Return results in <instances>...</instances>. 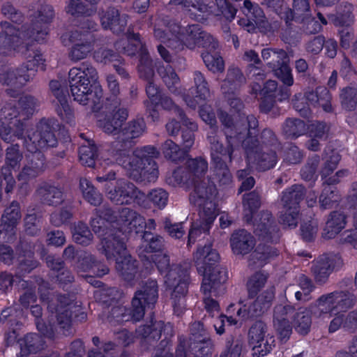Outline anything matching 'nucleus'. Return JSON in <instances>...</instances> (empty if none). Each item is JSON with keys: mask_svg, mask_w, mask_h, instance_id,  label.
I'll return each instance as SVG.
<instances>
[{"mask_svg": "<svg viewBox=\"0 0 357 357\" xmlns=\"http://www.w3.org/2000/svg\"><path fill=\"white\" fill-rule=\"evenodd\" d=\"M109 222L112 224L113 227H117L124 233L132 230L139 233L145 227L149 229H154L155 221L149 219L146 222L142 216L128 208H123L116 215L108 211L104 218L99 216L91 220L93 231L100 235L102 233L103 235L99 250L105 255L107 259H114L116 261L117 271L124 280L130 281L136 272L135 261L132 260L128 253L123 238H119V236L114 235L111 230H105L106 224Z\"/></svg>", "mask_w": 357, "mask_h": 357, "instance_id": "1", "label": "nucleus"}, {"mask_svg": "<svg viewBox=\"0 0 357 357\" xmlns=\"http://www.w3.org/2000/svg\"><path fill=\"white\" fill-rule=\"evenodd\" d=\"M188 171L182 176L183 170L178 169L167 178V182L172 185L182 183H191L194 189L190 195L192 204L199 207V220L192 224L189 231L188 246L198 239L204 238L218 215L215 202L218 191L209 178H204L208 165L203 159H191L188 162Z\"/></svg>", "mask_w": 357, "mask_h": 357, "instance_id": "2", "label": "nucleus"}, {"mask_svg": "<svg viewBox=\"0 0 357 357\" xmlns=\"http://www.w3.org/2000/svg\"><path fill=\"white\" fill-rule=\"evenodd\" d=\"M97 79V71L91 64L82 63L70 70L68 82L74 100L82 105L98 104L102 96V89L92 82Z\"/></svg>", "mask_w": 357, "mask_h": 357, "instance_id": "3", "label": "nucleus"}, {"mask_svg": "<svg viewBox=\"0 0 357 357\" xmlns=\"http://www.w3.org/2000/svg\"><path fill=\"white\" fill-rule=\"evenodd\" d=\"M158 267L161 273L165 274V283L169 290H172L174 310L178 314L182 312L185 304V296L188 291V274L185 269L178 265L169 268V259L162 252L151 254L147 257Z\"/></svg>", "mask_w": 357, "mask_h": 357, "instance_id": "4", "label": "nucleus"}, {"mask_svg": "<svg viewBox=\"0 0 357 357\" xmlns=\"http://www.w3.org/2000/svg\"><path fill=\"white\" fill-rule=\"evenodd\" d=\"M117 154L116 162L127 169L134 179L148 182L156 180L158 169L153 158L158 157L159 152L155 147L147 146L137 149L130 157L121 152Z\"/></svg>", "mask_w": 357, "mask_h": 357, "instance_id": "5", "label": "nucleus"}, {"mask_svg": "<svg viewBox=\"0 0 357 357\" xmlns=\"http://www.w3.org/2000/svg\"><path fill=\"white\" fill-rule=\"evenodd\" d=\"M158 298L157 283L155 280L149 281L142 289L138 291L132 301V310H127L121 305L112 309V318L117 322L132 320L139 321L144 315L146 307H152Z\"/></svg>", "mask_w": 357, "mask_h": 357, "instance_id": "6", "label": "nucleus"}, {"mask_svg": "<svg viewBox=\"0 0 357 357\" xmlns=\"http://www.w3.org/2000/svg\"><path fill=\"white\" fill-rule=\"evenodd\" d=\"M273 298V289H267L260 294L256 300L249 298L243 307L238 309L234 318L232 316H220L214 321V327L217 333L222 334L224 333L223 326L226 322L228 325L238 326L246 319L259 316L264 313L270 307Z\"/></svg>", "mask_w": 357, "mask_h": 357, "instance_id": "7", "label": "nucleus"}, {"mask_svg": "<svg viewBox=\"0 0 357 357\" xmlns=\"http://www.w3.org/2000/svg\"><path fill=\"white\" fill-rule=\"evenodd\" d=\"M56 144L54 135L50 131L41 132L36 131L29 134L28 139H25L27 150L33 155L31 166L26 165L19 175V181L25 183L29 178L36 176L43 169V160L40 154L36 152L45 146H54Z\"/></svg>", "mask_w": 357, "mask_h": 357, "instance_id": "8", "label": "nucleus"}, {"mask_svg": "<svg viewBox=\"0 0 357 357\" xmlns=\"http://www.w3.org/2000/svg\"><path fill=\"white\" fill-rule=\"evenodd\" d=\"M114 178L115 174L112 171L96 178L100 183L106 182L107 198L116 204H130L135 201L140 204L145 197L144 194L138 191L132 183L124 179L114 180Z\"/></svg>", "mask_w": 357, "mask_h": 357, "instance_id": "9", "label": "nucleus"}, {"mask_svg": "<svg viewBox=\"0 0 357 357\" xmlns=\"http://www.w3.org/2000/svg\"><path fill=\"white\" fill-rule=\"evenodd\" d=\"M352 294L344 291H335L321 296L310 308L316 317L329 318L332 314L343 312L354 303Z\"/></svg>", "mask_w": 357, "mask_h": 357, "instance_id": "10", "label": "nucleus"}, {"mask_svg": "<svg viewBox=\"0 0 357 357\" xmlns=\"http://www.w3.org/2000/svg\"><path fill=\"white\" fill-rule=\"evenodd\" d=\"M36 102L32 97H24L22 98L17 105V109H5L3 112L6 119L11 120L10 124L15 126L16 128L14 131V135H11V130L13 128L11 126H9L8 129L3 128L0 129V136L1 138L6 142L13 141V137L18 138L22 136V127L23 123H20L22 119L28 118L34 112Z\"/></svg>", "mask_w": 357, "mask_h": 357, "instance_id": "11", "label": "nucleus"}, {"mask_svg": "<svg viewBox=\"0 0 357 357\" xmlns=\"http://www.w3.org/2000/svg\"><path fill=\"white\" fill-rule=\"evenodd\" d=\"M197 25H190L181 32V27L175 24L170 34H164L160 29L155 30V36L173 49H181L183 45L189 48H193L196 43H199L201 38H204L206 34L200 32Z\"/></svg>", "mask_w": 357, "mask_h": 357, "instance_id": "12", "label": "nucleus"}, {"mask_svg": "<svg viewBox=\"0 0 357 357\" xmlns=\"http://www.w3.org/2000/svg\"><path fill=\"white\" fill-rule=\"evenodd\" d=\"M64 45H72L69 55L72 60L79 61L86 57L93 49V36L88 32L81 33L75 30L66 32L61 36Z\"/></svg>", "mask_w": 357, "mask_h": 357, "instance_id": "13", "label": "nucleus"}, {"mask_svg": "<svg viewBox=\"0 0 357 357\" xmlns=\"http://www.w3.org/2000/svg\"><path fill=\"white\" fill-rule=\"evenodd\" d=\"M194 260L195 261L198 271L203 274L204 278L206 275L211 277L213 280L218 278L217 271H224L216 266V263L219 260V255L215 250L212 248L210 242L202 246L199 247L194 255Z\"/></svg>", "mask_w": 357, "mask_h": 357, "instance_id": "14", "label": "nucleus"}, {"mask_svg": "<svg viewBox=\"0 0 357 357\" xmlns=\"http://www.w3.org/2000/svg\"><path fill=\"white\" fill-rule=\"evenodd\" d=\"M218 273V278L213 280L208 275L203 278L202 290L204 293V302L206 310L215 316L218 314L219 305L218 303L211 296H217L218 295L222 294L225 291L223 284L227 279V273L224 271H217Z\"/></svg>", "mask_w": 357, "mask_h": 357, "instance_id": "15", "label": "nucleus"}, {"mask_svg": "<svg viewBox=\"0 0 357 357\" xmlns=\"http://www.w3.org/2000/svg\"><path fill=\"white\" fill-rule=\"evenodd\" d=\"M304 188L301 185H294L283 192L282 202L285 211L280 216V222L291 228L296 227L298 223V204L303 195Z\"/></svg>", "mask_w": 357, "mask_h": 357, "instance_id": "16", "label": "nucleus"}, {"mask_svg": "<svg viewBox=\"0 0 357 357\" xmlns=\"http://www.w3.org/2000/svg\"><path fill=\"white\" fill-rule=\"evenodd\" d=\"M249 336L253 356L256 357L266 356L275 345L274 337L268 333L266 325L261 321L254 324L250 330Z\"/></svg>", "mask_w": 357, "mask_h": 357, "instance_id": "17", "label": "nucleus"}, {"mask_svg": "<svg viewBox=\"0 0 357 357\" xmlns=\"http://www.w3.org/2000/svg\"><path fill=\"white\" fill-rule=\"evenodd\" d=\"M211 144V158L214 165L213 172L220 185H227L231 181V174L225 165V162L231 159V153L229 150H225L218 141L209 137Z\"/></svg>", "mask_w": 357, "mask_h": 357, "instance_id": "18", "label": "nucleus"}, {"mask_svg": "<svg viewBox=\"0 0 357 357\" xmlns=\"http://www.w3.org/2000/svg\"><path fill=\"white\" fill-rule=\"evenodd\" d=\"M34 54V56L31 58V54L27 56V66L23 67L20 69L16 76V73L14 72H10L7 74H1L0 80L4 81L7 84H15L13 80H16L20 84H24L26 82L31 79L34 75L35 71L37 70H44V61L42 55L38 54Z\"/></svg>", "mask_w": 357, "mask_h": 357, "instance_id": "19", "label": "nucleus"}, {"mask_svg": "<svg viewBox=\"0 0 357 357\" xmlns=\"http://www.w3.org/2000/svg\"><path fill=\"white\" fill-rule=\"evenodd\" d=\"M261 56L264 60H268L269 59H272L271 63L270 64L273 66H275V63H280V61L282 62L281 66L275 69V75L282 80V82L288 86H291L294 83V79L291 75V69L289 66L286 63V59L287 57V53L282 50H279L275 51L273 49H264L261 52Z\"/></svg>", "mask_w": 357, "mask_h": 357, "instance_id": "20", "label": "nucleus"}, {"mask_svg": "<svg viewBox=\"0 0 357 357\" xmlns=\"http://www.w3.org/2000/svg\"><path fill=\"white\" fill-rule=\"evenodd\" d=\"M277 83L275 81H268L264 88L261 89V86L256 83L252 86V91L254 93H260L264 96V100L260 105V109L264 112H268L272 108L273 98L282 101L289 98V95L287 90L285 91H276Z\"/></svg>", "mask_w": 357, "mask_h": 357, "instance_id": "21", "label": "nucleus"}, {"mask_svg": "<svg viewBox=\"0 0 357 357\" xmlns=\"http://www.w3.org/2000/svg\"><path fill=\"white\" fill-rule=\"evenodd\" d=\"M243 81L244 78L240 70L232 68L228 70L227 78L221 86L222 93L230 106L234 109H240L242 106L241 100L236 97L234 92Z\"/></svg>", "mask_w": 357, "mask_h": 357, "instance_id": "22", "label": "nucleus"}, {"mask_svg": "<svg viewBox=\"0 0 357 357\" xmlns=\"http://www.w3.org/2000/svg\"><path fill=\"white\" fill-rule=\"evenodd\" d=\"M293 312V307L287 303L278 305L275 307L274 327L281 341L286 342L291 333L289 318Z\"/></svg>", "mask_w": 357, "mask_h": 357, "instance_id": "23", "label": "nucleus"}, {"mask_svg": "<svg viewBox=\"0 0 357 357\" xmlns=\"http://www.w3.org/2000/svg\"><path fill=\"white\" fill-rule=\"evenodd\" d=\"M190 95L185 96L183 98L186 104L192 108H195L199 105L209 96V89L204 75L199 72H195L194 74V86L190 89Z\"/></svg>", "mask_w": 357, "mask_h": 357, "instance_id": "24", "label": "nucleus"}, {"mask_svg": "<svg viewBox=\"0 0 357 357\" xmlns=\"http://www.w3.org/2000/svg\"><path fill=\"white\" fill-rule=\"evenodd\" d=\"M342 264L341 259L337 255H323L313 264L312 270L317 281L324 282L331 271Z\"/></svg>", "mask_w": 357, "mask_h": 357, "instance_id": "25", "label": "nucleus"}, {"mask_svg": "<svg viewBox=\"0 0 357 357\" xmlns=\"http://www.w3.org/2000/svg\"><path fill=\"white\" fill-rule=\"evenodd\" d=\"M128 117L126 109H119L109 116L98 120V126L106 133L113 135L122 134L121 126Z\"/></svg>", "mask_w": 357, "mask_h": 357, "instance_id": "26", "label": "nucleus"}, {"mask_svg": "<svg viewBox=\"0 0 357 357\" xmlns=\"http://www.w3.org/2000/svg\"><path fill=\"white\" fill-rule=\"evenodd\" d=\"M255 245L253 236L245 230L234 232L230 238V246L236 255H244L250 252Z\"/></svg>", "mask_w": 357, "mask_h": 357, "instance_id": "27", "label": "nucleus"}, {"mask_svg": "<svg viewBox=\"0 0 357 357\" xmlns=\"http://www.w3.org/2000/svg\"><path fill=\"white\" fill-rule=\"evenodd\" d=\"M250 141H252V139L249 137L243 142V146L246 149L247 158L249 165H250L251 163H255L257 155L258 159L256 162V165L259 170L265 171L273 167L277 162L275 153L271 152L270 153H264L261 156H259L257 151H255L254 147H251L250 149L247 147V144Z\"/></svg>", "mask_w": 357, "mask_h": 357, "instance_id": "28", "label": "nucleus"}, {"mask_svg": "<svg viewBox=\"0 0 357 357\" xmlns=\"http://www.w3.org/2000/svg\"><path fill=\"white\" fill-rule=\"evenodd\" d=\"M50 87L61 105V107L57 109L59 115L63 121L68 123L72 122L73 114L72 109L66 102V89L61 86L59 82L55 80L50 82Z\"/></svg>", "mask_w": 357, "mask_h": 357, "instance_id": "29", "label": "nucleus"}, {"mask_svg": "<svg viewBox=\"0 0 357 357\" xmlns=\"http://www.w3.org/2000/svg\"><path fill=\"white\" fill-rule=\"evenodd\" d=\"M54 16V11L52 6L45 5L43 6L39 10L37 17V24L36 25L37 29L40 28V30H36V32L32 33V37L35 40L41 42L45 40L46 35L47 34L48 24L52 21Z\"/></svg>", "mask_w": 357, "mask_h": 357, "instance_id": "30", "label": "nucleus"}, {"mask_svg": "<svg viewBox=\"0 0 357 357\" xmlns=\"http://www.w3.org/2000/svg\"><path fill=\"white\" fill-rule=\"evenodd\" d=\"M22 155L19 153L17 146H13L7 149L6 153V167L3 169V179L7 183L6 190L9 192L13 188L14 179L12 176L10 169H15L19 162L20 161Z\"/></svg>", "mask_w": 357, "mask_h": 357, "instance_id": "31", "label": "nucleus"}, {"mask_svg": "<svg viewBox=\"0 0 357 357\" xmlns=\"http://www.w3.org/2000/svg\"><path fill=\"white\" fill-rule=\"evenodd\" d=\"M20 206L17 202H13L8 207L2 216V229H0V238H6V236L14 234L13 229L20 219Z\"/></svg>", "mask_w": 357, "mask_h": 357, "instance_id": "32", "label": "nucleus"}, {"mask_svg": "<svg viewBox=\"0 0 357 357\" xmlns=\"http://www.w3.org/2000/svg\"><path fill=\"white\" fill-rule=\"evenodd\" d=\"M101 23L105 29H109L114 33L123 30L127 24L126 15H120L118 10L109 8L100 17Z\"/></svg>", "mask_w": 357, "mask_h": 357, "instance_id": "33", "label": "nucleus"}, {"mask_svg": "<svg viewBox=\"0 0 357 357\" xmlns=\"http://www.w3.org/2000/svg\"><path fill=\"white\" fill-rule=\"evenodd\" d=\"M346 216L338 211L331 213L326 221L323 237L326 239L335 238L346 226Z\"/></svg>", "mask_w": 357, "mask_h": 357, "instance_id": "34", "label": "nucleus"}, {"mask_svg": "<svg viewBox=\"0 0 357 357\" xmlns=\"http://www.w3.org/2000/svg\"><path fill=\"white\" fill-rule=\"evenodd\" d=\"M99 0H68L66 7L67 13L73 16L91 15L96 11Z\"/></svg>", "mask_w": 357, "mask_h": 357, "instance_id": "35", "label": "nucleus"}, {"mask_svg": "<svg viewBox=\"0 0 357 357\" xmlns=\"http://www.w3.org/2000/svg\"><path fill=\"white\" fill-rule=\"evenodd\" d=\"M340 159V155L336 152L332 151L331 155H330L328 159H327L326 164L322 170V176L326 179L325 181L328 183L329 185L339 182L340 178L348 175L347 171L342 170L336 172L335 175L327 178L330 174L336 168Z\"/></svg>", "mask_w": 357, "mask_h": 357, "instance_id": "36", "label": "nucleus"}, {"mask_svg": "<svg viewBox=\"0 0 357 357\" xmlns=\"http://www.w3.org/2000/svg\"><path fill=\"white\" fill-rule=\"evenodd\" d=\"M13 28L8 27L5 32L0 33V49L3 47H13L19 48V51H24L22 50L26 49V51H29L26 47H20L22 43V38L25 37V34L23 32L17 31L15 35L12 34Z\"/></svg>", "mask_w": 357, "mask_h": 357, "instance_id": "37", "label": "nucleus"}, {"mask_svg": "<svg viewBox=\"0 0 357 357\" xmlns=\"http://www.w3.org/2000/svg\"><path fill=\"white\" fill-rule=\"evenodd\" d=\"M310 136L311 139L307 144L308 149L317 151L320 144V142L326 139L328 128L324 123H312L309 128Z\"/></svg>", "mask_w": 357, "mask_h": 357, "instance_id": "38", "label": "nucleus"}, {"mask_svg": "<svg viewBox=\"0 0 357 357\" xmlns=\"http://www.w3.org/2000/svg\"><path fill=\"white\" fill-rule=\"evenodd\" d=\"M162 239L161 237H154L151 233L145 232L143 236V242L142 246L139 248V255L142 258H147L146 253L154 254L161 252Z\"/></svg>", "mask_w": 357, "mask_h": 357, "instance_id": "39", "label": "nucleus"}, {"mask_svg": "<svg viewBox=\"0 0 357 357\" xmlns=\"http://www.w3.org/2000/svg\"><path fill=\"white\" fill-rule=\"evenodd\" d=\"M94 59L102 63H113V66L117 73L125 77L126 75V70L123 68L119 66L116 63H121L120 56L119 54L112 52L111 50L106 48H100L94 52Z\"/></svg>", "mask_w": 357, "mask_h": 357, "instance_id": "40", "label": "nucleus"}, {"mask_svg": "<svg viewBox=\"0 0 357 357\" xmlns=\"http://www.w3.org/2000/svg\"><path fill=\"white\" fill-rule=\"evenodd\" d=\"M335 317L331 321L329 326L330 332H335L342 326L348 328H356L357 326V311L351 312L345 318L342 312L334 314Z\"/></svg>", "mask_w": 357, "mask_h": 357, "instance_id": "41", "label": "nucleus"}, {"mask_svg": "<svg viewBox=\"0 0 357 357\" xmlns=\"http://www.w3.org/2000/svg\"><path fill=\"white\" fill-rule=\"evenodd\" d=\"M306 100L308 101V105L314 106L319 105L326 112L331 110V105L330 104L331 96L328 91L325 88H319L315 93H308L306 95Z\"/></svg>", "mask_w": 357, "mask_h": 357, "instance_id": "42", "label": "nucleus"}, {"mask_svg": "<svg viewBox=\"0 0 357 357\" xmlns=\"http://www.w3.org/2000/svg\"><path fill=\"white\" fill-rule=\"evenodd\" d=\"M271 215L269 213L266 212L261 214L259 222L255 224V234L264 239H271V235L275 229L271 226Z\"/></svg>", "mask_w": 357, "mask_h": 357, "instance_id": "43", "label": "nucleus"}, {"mask_svg": "<svg viewBox=\"0 0 357 357\" xmlns=\"http://www.w3.org/2000/svg\"><path fill=\"white\" fill-rule=\"evenodd\" d=\"M296 331L303 335L307 334L310 328L311 319L307 309L300 308L294 317Z\"/></svg>", "mask_w": 357, "mask_h": 357, "instance_id": "44", "label": "nucleus"}, {"mask_svg": "<svg viewBox=\"0 0 357 357\" xmlns=\"http://www.w3.org/2000/svg\"><path fill=\"white\" fill-rule=\"evenodd\" d=\"M243 13L248 17L249 23L260 25L264 22V13L257 4L252 3L250 0L244 1Z\"/></svg>", "mask_w": 357, "mask_h": 357, "instance_id": "45", "label": "nucleus"}, {"mask_svg": "<svg viewBox=\"0 0 357 357\" xmlns=\"http://www.w3.org/2000/svg\"><path fill=\"white\" fill-rule=\"evenodd\" d=\"M79 187L84 199L93 205L100 204L102 197L100 194L96 190L91 183L86 178H82L79 182Z\"/></svg>", "mask_w": 357, "mask_h": 357, "instance_id": "46", "label": "nucleus"}, {"mask_svg": "<svg viewBox=\"0 0 357 357\" xmlns=\"http://www.w3.org/2000/svg\"><path fill=\"white\" fill-rule=\"evenodd\" d=\"M145 131V123L143 119H137L130 122L122 130L124 139L136 138L142 135Z\"/></svg>", "mask_w": 357, "mask_h": 357, "instance_id": "47", "label": "nucleus"}, {"mask_svg": "<svg viewBox=\"0 0 357 357\" xmlns=\"http://www.w3.org/2000/svg\"><path fill=\"white\" fill-rule=\"evenodd\" d=\"M96 148L95 145L90 142L87 145H83L79 148V160L84 165L92 167L95 164V154Z\"/></svg>", "mask_w": 357, "mask_h": 357, "instance_id": "48", "label": "nucleus"}, {"mask_svg": "<svg viewBox=\"0 0 357 357\" xmlns=\"http://www.w3.org/2000/svg\"><path fill=\"white\" fill-rule=\"evenodd\" d=\"M202 59L210 71L213 73H219L224 70L223 60L217 53L214 54L209 52L203 53Z\"/></svg>", "mask_w": 357, "mask_h": 357, "instance_id": "49", "label": "nucleus"}, {"mask_svg": "<svg viewBox=\"0 0 357 357\" xmlns=\"http://www.w3.org/2000/svg\"><path fill=\"white\" fill-rule=\"evenodd\" d=\"M339 199V195L335 188L331 185L324 187L319 198V203L322 208H327L333 206Z\"/></svg>", "mask_w": 357, "mask_h": 357, "instance_id": "50", "label": "nucleus"}, {"mask_svg": "<svg viewBox=\"0 0 357 357\" xmlns=\"http://www.w3.org/2000/svg\"><path fill=\"white\" fill-rule=\"evenodd\" d=\"M158 73L167 87L174 93L177 90V85L179 84V78L172 67L167 66L165 68H160Z\"/></svg>", "mask_w": 357, "mask_h": 357, "instance_id": "51", "label": "nucleus"}, {"mask_svg": "<svg viewBox=\"0 0 357 357\" xmlns=\"http://www.w3.org/2000/svg\"><path fill=\"white\" fill-rule=\"evenodd\" d=\"M66 297H62L60 301L61 305L56 310L58 322L63 328H68L70 324V314L68 312L70 304L66 302Z\"/></svg>", "mask_w": 357, "mask_h": 357, "instance_id": "52", "label": "nucleus"}, {"mask_svg": "<svg viewBox=\"0 0 357 357\" xmlns=\"http://www.w3.org/2000/svg\"><path fill=\"white\" fill-rule=\"evenodd\" d=\"M75 241L81 245H88L92 239V234L83 223H78L73 231Z\"/></svg>", "mask_w": 357, "mask_h": 357, "instance_id": "53", "label": "nucleus"}, {"mask_svg": "<svg viewBox=\"0 0 357 357\" xmlns=\"http://www.w3.org/2000/svg\"><path fill=\"white\" fill-rule=\"evenodd\" d=\"M162 152L167 158L176 161L183 158L186 151L179 149L172 140H167L162 146Z\"/></svg>", "mask_w": 357, "mask_h": 357, "instance_id": "54", "label": "nucleus"}, {"mask_svg": "<svg viewBox=\"0 0 357 357\" xmlns=\"http://www.w3.org/2000/svg\"><path fill=\"white\" fill-rule=\"evenodd\" d=\"M175 109L178 112L181 120L183 121V123L189 126V131L183 132L182 134V138L183 142L184 148L183 150H185L187 151L193 144L194 139L192 131L197 129V125L191 121H189L188 119H185L182 112L177 108L175 107Z\"/></svg>", "mask_w": 357, "mask_h": 357, "instance_id": "55", "label": "nucleus"}, {"mask_svg": "<svg viewBox=\"0 0 357 357\" xmlns=\"http://www.w3.org/2000/svg\"><path fill=\"white\" fill-rule=\"evenodd\" d=\"M146 93L151 100V105L148 106L150 111V116H151L153 121L158 119V113L154 108H152L153 105H158V98L161 96L157 86L153 83L149 82L146 86Z\"/></svg>", "mask_w": 357, "mask_h": 357, "instance_id": "56", "label": "nucleus"}, {"mask_svg": "<svg viewBox=\"0 0 357 357\" xmlns=\"http://www.w3.org/2000/svg\"><path fill=\"white\" fill-rule=\"evenodd\" d=\"M267 280V275L262 273H257L253 275L248 282L249 294L256 295L264 287Z\"/></svg>", "mask_w": 357, "mask_h": 357, "instance_id": "57", "label": "nucleus"}, {"mask_svg": "<svg viewBox=\"0 0 357 357\" xmlns=\"http://www.w3.org/2000/svg\"><path fill=\"white\" fill-rule=\"evenodd\" d=\"M39 193L43 195L44 200L49 204H59L62 199L61 191L54 186H50L48 189L40 188Z\"/></svg>", "mask_w": 357, "mask_h": 357, "instance_id": "58", "label": "nucleus"}, {"mask_svg": "<svg viewBox=\"0 0 357 357\" xmlns=\"http://www.w3.org/2000/svg\"><path fill=\"white\" fill-rule=\"evenodd\" d=\"M38 340L39 337L36 334L27 335L23 340H21L20 342L21 356H26L31 352H36L35 344Z\"/></svg>", "mask_w": 357, "mask_h": 357, "instance_id": "59", "label": "nucleus"}, {"mask_svg": "<svg viewBox=\"0 0 357 357\" xmlns=\"http://www.w3.org/2000/svg\"><path fill=\"white\" fill-rule=\"evenodd\" d=\"M305 129V123L299 119H289L287 121L284 130L287 135L292 137H298L302 134Z\"/></svg>", "mask_w": 357, "mask_h": 357, "instance_id": "60", "label": "nucleus"}, {"mask_svg": "<svg viewBox=\"0 0 357 357\" xmlns=\"http://www.w3.org/2000/svg\"><path fill=\"white\" fill-rule=\"evenodd\" d=\"M138 70L140 76L145 79H149L153 75L151 62L144 50H142L140 63L138 66Z\"/></svg>", "mask_w": 357, "mask_h": 357, "instance_id": "61", "label": "nucleus"}, {"mask_svg": "<svg viewBox=\"0 0 357 357\" xmlns=\"http://www.w3.org/2000/svg\"><path fill=\"white\" fill-rule=\"evenodd\" d=\"M174 3L183 4L185 7L189 8L190 11L192 7L194 10H197L199 12L204 13L207 11L208 6L211 0H173Z\"/></svg>", "mask_w": 357, "mask_h": 357, "instance_id": "62", "label": "nucleus"}, {"mask_svg": "<svg viewBox=\"0 0 357 357\" xmlns=\"http://www.w3.org/2000/svg\"><path fill=\"white\" fill-rule=\"evenodd\" d=\"M149 199L155 206L162 208L167 204L168 195L162 189H155L149 193Z\"/></svg>", "mask_w": 357, "mask_h": 357, "instance_id": "63", "label": "nucleus"}, {"mask_svg": "<svg viewBox=\"0 0 357 357\" xmlns=\"http://www.w3.org/2000/svg\"><path fill=\"white\" fill-rule=\"evenodd\" d=\"M354 230H347L342 235V241L349 243L354 248L357 250V213L353 216Z\"/></svg>", "mask_w": 357, "mask_h": 357, "instance_id": "64", "label": "nucleus"}]
</instances>
